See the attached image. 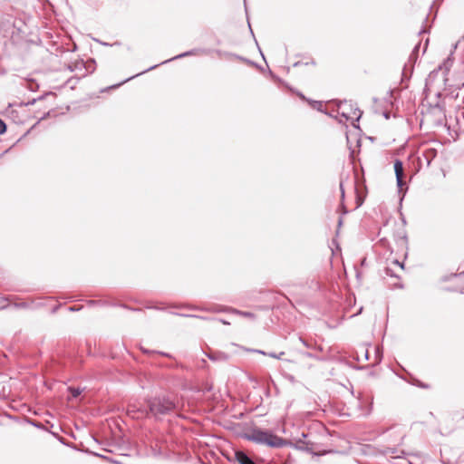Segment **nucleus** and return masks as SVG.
<instances>
[{
	"label": "nucleus",
	"mask_w": 464,
	"mask_h": 464,
	"mask_svg": "<svg viewBox=\"0 0 464 464\" xmlns=\"http://www.w3.org/2000/svg\"><path fill=\"white\" fill-rule=\"evenodd\" d=\"M242 437L249 441H253L260 445H266L270 448L280 449L285 446H291L303 451L312 452V448L309 447V442L304 440L307 437L304 432H302V437L296 439L295 442L281 438L274 434L269 430L258 427L252 428L249 431L244 433Z\"/></svg>",
	"instance_id": "f257e3e1"
},
{
	"label": "nucleus",
	"mask_w": 464,
	"mask_h": 464,
	"mask_svg": "<svg viewBox=\"0 0 464 464\" xmlns=\"http://www.w3.org/2000/svg\"><path fill=\"white\" fill-rule=\"evenodd\" d=\"M147 408L145 418L152 416L156 420H160L163 416L178 414L179 403L169 396H156L146 401Z\"/></svg>",
	"instance_id": "f03ea898"
},
{
	"label": "nucleus",
	"mask_w": 464,
	"mask_h": 464,
	"mask_svg": "<svg viewBox=\"0 0 464 464\" xmlns=\"http://www.w3.org/2000/svg\"><path fill=\"white\" fill-rule=\"evenodd\" d=\"M211 52L210 49H206V48H194V49H191V50H188V51H186L184 53H181L172 58H169V59H167L163 62H161L159 64H155V65H152L150 67H149L148 69L135 74V75H132L125 80H123L120 83H117V84H113L104 90H102V92H104L106 90H111V89H116L118 87H120L121 85L124 84L125 82L134 79L135 77H138L143 73H146L150 71H152L154 69H156L157 67H159L160 65H162V64H165V63H170L172 61H175V60H179V59H181V58H185V57H188V56H193V55H199V54H208L209 53Z\"/></svg>",
	"instance_id": "7ed1b4c3"
},
{
	"label": "nucleus",
	"mask_w": 464,
	"mask_h": 464,
	"mask_svg": "<svg viewBox=\"0 0 464 464\" xmlns=\"http://www.w3.org/2000/svg\"><path fill=\"white\" fill-rule=\"evenodd\" d=\"M338 108H339V110H342V111L339 112V114L345 121L351 120L352 119L351 114L353 113L355 116V118L352 121V125L354 128L359 129V125L356 124V122H358L359 120L361 119V117L362 115V111L358 107L353 108L352 102H348L347 101L341 102L340 104L338 105Z\"/></svg>",
	"instance_id": "20e7f679"
},
{
	"label": "nucleus",
	"mask_w": 464,
	"mask_h": 464,
	"mask_svg": "<svg viewBox=\"0 0 464 464\" xmlns=\"http://www.w3.org/2000/svg\"><path fill=\"white\" fill-rule=\"evenodd\" d=\"M393 169H394V173H395V177H396V185L398 188V192H399V194H402L401 197V199H400L401 202L404 198V195H405V191H403V186H404L403 162L401 160L396 159L393 163Z\"/></svg>",
	"instance_id": "39448f33"
},
{
	"label": "nucleus",
	"mask_w": 464,
	"mask_h": 464,
	"mask_svg": "<svg viewBox=\"0 0 464 464\" xmlns=\"http://www.w3.org/2000/svg\"><path fill=\"white\" fill-rule=\"evenodd\" d=\"M269 74L270 76L272 77V79L280 83L282 86H284L285 89H287L289 92H291L292 93H295L296 96H298L302 101H304L306 102H309V98L305 97L304 94L301 92H299L298 90L295 89L294 87H292L291 85H289L285 81H284L283 79H281L280 77H278L277 75H276L271 70H269Z\"/></svg>",
	"instance_id": "423d86ee"
},
{
	"label": "nucleus",
	"mask_w": 464,
	"mask_h": 464,
	"mask_svg": "<svg viewBox=\"0 0 464 464\" xmlns=\"http://www.w3.org/2000/svg\"><path fill=\"white\" fill-rule=\"evenodd\" d=\"M205 311H211V312H216V313H220V312H225V311H229L235 314H238V315H241L243 317H246V318H249V319H255L256 318V314L252 312H248V311H241V310H237L236 308H226V307H222V306H215V307H212V308H207V309H204Z\"/></svg>",
	"instance_id": "0eeeda50"
},
{
	"label": "nucleus",
	"mask_w": 464,
	"mask_h": 464,
	"mask_svg": "<svg viewBox=\"0 0 464 464\" xmlns=\"http://www.w3.org/2000/svg\"><path fill=\"white\" fill-rule=\"evenodd\" d=\"M229 461H237L238 464H256L252 458L243 450H235L234 459L228 458Z\"/></svg>",
	"instance_id": "6e6552de"
},
{
	"label": "nucleus",
	"mask_w": 464,
	"mask_h": 464,
	"mask_svg": "<svg viewBox=\"0 0 464 464\" xmlns=\"http://www.w3.org/2000/svg\"><path fill=\"white\" fill-rule=\"evenodd\" d=\"M206 355L208 356V358L213 362H217V361H227L228 360V355L223 352H219V351H210L208 353H206Z\"/></svg>",
	"instance_id": "1a4fd4ad"
},
{
	"label": "nucleus",
	"mask_w": 464,
	"mask_h": 464,
	"mask_svg": "<svg viewBox=\"0 0 464 464\" xmlns=\"http://www.w3.org/2000/svg\"><path fill=\"white\" fill-rule=\"evenodd\" d=\"M438 151L434 148H429L422 151V157L426 161L427 167H430L431 161L437 157Z\"/></svg>",
	"instance_id": "9d476101"
},
{
	"label": "nucleus",
	"mask_w": 464,
	"mask_h": 464,
	"mask_svg": "<svg viewBox=\"0 0 464 464\" xmlns=\"http://www.w3.org/2000/svg\"><path fill=\"white\" fill-rule=\"evenodd\" d=\"M420 47V44L418 43L414 46L413 50L411 51V54L409 56L408 63L411 64V73L412 72L413 66H414L415 63L418 60Z\"/></svg>",
	"instance_id": "9b49d317"
},
{
	"label": "nucleus",
	"mask_w": 464,
	"mask_h": 464,
	"mask_svg": "<svg viewBox=\"0 0 464 464\" xmlns=\"http://www.w3.org/2000/svg\"><path fill=\"white\" fill-rule=\"evenodd\" d=\"M144 409L136 408L135 405H130L128 407V414L132 418H145V412H142Z\"/></svg>",
	"instance_id": "f8f14e48"
},
{
	"label": "nucleus",
	"mask_w": 464,
	"mask_h": 464,
	"mask_svg": "<svg viewBox=\"0 0 464 464\" xmlns=\"http://www.w3.org/2000/svg\"><path fill=\"white\" fill-rule=\"evenodd\" d=\"M398 376L400 378H401L402 380L406 381L407 382L412 384V385H415V386H418V387H421V388H427L428 387L427 384L422 383L420 381H419L418 379L413 377L411 373H408V377L401 376L399 374H398Z\"/></svg>",
	"instance_id": "ddd939ff"
},
{
	"label": "nucleus",
	"mask_w": 464,
	"mask_h": 464,
	"mask_svg": "<svg viewBox=\"0 0 464 464\" xmlns=\"http://www.w3.org/2000/svg\"><path fill=\"white\" fill-rule=\"evenodd\" d=\"M454 58L453 53H451L443 62L441 65H440L439 69L443 70L444 73H448L453 64Z\"/></svg>",
	"instance_id": "4468645a"
},
{
	"label": "nucleus",
	"mask_w": 464,
	"mask_h": 464,
	"mask_svg": "<svg viewBox=\"0 0 464 464\" xmlns=\"http://www.w3.org/2000/svg\"><path fill=\"white\" fill-rule=\"evenodd\" d=\"M85 67V63L83 60H78L72 64H68L67 68L70 72L81 71Z\"/></svg>",
	"instance_id": "2eb2a0df"
},
{
	"label": "nucleus",
	"mask_w": 464,
	"mask_h": 464,
	"mask_svg": "<svg viewBox=\"0 0 464 464\" xmlns=\"http://www.w3.org/2000/svg\"><path fill=\"white\" fill-rule=\"evenodd\" d=\"M366 190V187L363 185L362 186V191H363V194H361V191L359 189V187L357 186L356 187V204H357V208L361 207L364 201V198H365V193L364 191Z\"/></svg>",
	"instance_id": "dca6fc26"
},
{
	"label": "nucleus",
	"mask_w": 464,
	"mask_h": 464,
	"mask_svg": "<svg viewBox=\"0 0 464 464\" xmlns=\"http://www.w3.org/2000/svg\"><path fill=\"white\" fill-rule=\"evenodd\" d=\"M141 352L144 353V354H148V355H152V354H159V355H161V356H165V357H169L170 358L171 355L168 353H165V352H160V351H155V350H150V349H147V348H143L141 347L140 348Z\"/></svg>",
	"instance_id": "f3484780"
},
{
	"label": "nucleus",
	"mask_w": 464,
	"mask_h": 464,
	"mask_svg": "<svg viewBox=\"0 0 464 464\" xmlns=\"http://www.w3.org/2000/svg\"><path fill=\"white\" fill-rule=\"evenodd\" d=\"M299 340L307 349L318 350L319 352L322 351V348L320 346H318L315 343H313L311 342H308L307 340L304 339L303 337H300Z\"/></svg>",
	"instance_id": "a211bd4d"
},
{
	"label": "nucleus",
	"mask_w": 464,
	"mask_h": 464,
	"mask_svg": "<svg viewBox=\"0 0 464 464\" xmlns=\"http://www.w3.org/2000/svg\"><path fill=\"white\" fill-rule=\"evenodd\" d=\"M84 63H85V67H83L82 69H84L87 72L92 73L95 71L96 63H95L94 59H89L87 62H84Z\"/></svg>",
	"instance_id": "6ab92c4d"
},
{
	"label": "nucleus",
	"mask_w": 464,
	"mask_h": 464,
	"mask_svg": "<svg viewBox=\"0 0 464 464\" xmlns=\"http://www.w3.org/2000/svg\"><path fill=\"white\" fill-rule=\"evenodd\" d=\"M24 421L39 429V430H45L44 426L41 422L36 421L35 420L25 417L24 419Z\"/></svg>",
	"instance_id": "aec40b11"
},
{
	"label": "nucleus",
	"mask_w": 464,
	"mask_h": 464,
	"mask_svg": "<svg viewBox=\"0 0 464 464\" xmlns=\"http://www.w3.org/2000/svg\"><path fill=\"white\" fill-rule=\"evenodd\" d=\"M382 453L387 456H391L392 458H400L399 455H396L399 453V450L397 448H386Z\"/></svg>",
	"instance_id": "412c9836"
},
{
	"label": "nucleus",
	"mask_w": 464,
	"mask_h": 464,
	"mask_svg": "<svg viewBox=\"0 0 464 464\" xmlns=\"http://www.w3.org/2000/svg\"><path fill=\"white\" fill-rule=\"evenodd\" d=\"M308 103L311 106V108H313L314 110H316L318 111H323V104L321 102L310 99Z\"/></svg>",
	"instance_id": "4be33fe9"
},
{
	"label": "nucleus",
	"mask_w": 464,
	"mask_h": 464,
	"mask_svg": "<svg viewBox=\"0 0 464 464\" xmlns=\"http://www.w3.org/2000/svg\"><path fill=\"white\" fill-rule=\"evenodd\" d=\"M464 275V271L461 272V273H451L450 275H445L443 276L441 278H440V281L441 282H447V281H450L452 278H455V277H458V276H460Z\"/></svg>",
	"instance_id": "5701e85b"
},
{
	"label": "nucleus",
	"mask_w": 464,
	"mask_h": 464,
	"mask_svg": "<svg viewBox=\"0 0 464 464\" xmlns=\"http://www.w3.org/2000/svg\"><path fill=\"white\" fill-rule=\"evenodd\" d=\"M299 353L304 356V357H306V358H311V359H314V360H319V356L316 355L315 353H312V352H304V351H299Z\"/></svg>",
	"instance_id": "b1692460"
},
{
	"label": "nucleus",
	"mask_w": 464,
	"mask_h": 464,
	"mask_svg": "<svg viewBox=\"0 0 464 464\" xmlns=\"http://www.w3.org/2000/svg\"><path fill=\"white\" fill-rule=\"evenodd\" d=\"M44 95L42 96H39L38 98H34L30 101H28L27 102H20L19 103V106L23 107V106H30V105H34L37 101H40V100H43L44 99Z\"/></svg>",
	"instance_id": "393cba45"
},
{
	"label": "nucleus",
	"mask_w": 464,
	"mask_h": 464,
	"mask_svg": "<svg viewBox=\"0 0 464 464\" xmlns=\"http://www.w3.org/2000/svg\"><path fill=\"white\" fill-rule=\"evenodd\" d=\"M340 192H341V199H342L341 208H343V214H346L348 211H347V209L345 208V207H344V205H343V200H344V188H343V182H341V183H340Z\"/></svg>",
	"instance_id": "a878e982"
},
{
	"label": "nucleus",
	"mask_w": 464,
	"mask_h": 464,
	"mask_svg": "<svg viewBox=\"0 0 464 464\" xmlns=\"http://www.w3.org/2000/svg\"><path fill=\"white\" fill-rule=\"evenodd\" d=\"M176 314L179 315V316L198 318V319H202V320H216L215 318H208L206 316H201V315H197V314H179V313Z\"/></svg>",
	"instance_id": "bb28decb"
},
{
	"label": "nucleus",
	"mask_w": 464,
	"mask_h": 464,
	"mask_svg": "<svg viewBox=\"0 0 464 464\" xmlns=\"http://www.w3.org/2000/svg\"><path fill=\"white\" fill-rule=\"evenodd\" d=\"M235 58H236V59H237V60H239V61H242V62H244V63H246V64H249V65H251V66H257V63H255V62H253V61H251V60H249V59H247V58H245V57H243V56H241V55H238V54H237V55H235Z\"/></svg>",
	"instance_id": "cd10ccee"
},
{
	"label": "nucleus",
	"mask_w": 464,
	"mask_h": 464,
	"mask_svg": "<svg viewBox=\"0 0 464 464\" xmlns=\"http://www.w3.org/2000/svg\"><path fill=\"white\" fill-rule=\"evenodd\" d=\"M95 456L99 457V458H102L109 462H111L113 464H121V461H118V460H115L108 456H105V455H102V454H99V453H94Z\"/></svg>",
	"instance_id": "c85d7f7f"
},
{
	"label": "nucleus",
	"mask_w": 464,
	"mask_h": 464,
	"mask_svg": "<svg viewBox=\"0 0 464 464\" xmlns=\"http://www.w3.org/2000/svg\"><path fill=\"white\" fill-rule=\"evenodd\" d=\"M7 130L6 123L0 118V135H3Z\"/></svg>",
	"instance_id": "c756f323"
},
{
	"label": "nucleus",
	"mask_w": 464,
	"mask_h": 464,
	"mask_svg": "<svg viewBox=\"0 0 464 464\" xmlns=\"http://www.w3.org/2000/svg\"><path fill=\"white\" fill-rule=\"evenodd\" d=\"M69 390L73 398H77L82 392L81 389L79 388H70Z\"/></svg>",
	"instance_id": "7c9ffc66"
},
{
	"label": "nucleus",
	"mask_w": 464,
	"mask_h": 464,
	"mask_svg": "<svg viewBox=\"0 0 464 464\" xmlns=\"http://www.w3.org/2000/svg\"><path fill=\"white\" fill-rule=\"evenodd\" d=\"M445 290L448 292H459L464 295V287L461 289H458L457 287H446Z\"/></svg>",
	"instance_id": "2f4dec72"
},
{
	"label": "nucleus",
	"mask_w": 464,
	"mask_h": 464,
	"mask_svg": "<svg viewBox=\"0 0 464 464\" xmlns=\"http://www.w3.org/2000/svg\"><path fill=\"white\" fill-rule=\"evenodd\" d=\"M303 64H305V65H308V64L315 65V62H314V60H311V62L304 63H302V62L298 61V62H295V63L293 64V66H294V67H298V66L303 65Z\"/></svg>",
	"instance_id": "473e14b6"
},
{
	"label": "nucleus",
	"mask_w": 464,
	"mask_h": 464,
	"mask_svg": "<svg viewBox=\"0 0 464 464\" xmlns=\"http://www.w3.org/2000/svg\"><path fill=\"white\" fill-rule=\"evenodd\" d=\"M82 309V305H72V306L68 307V311H70V312H78V311H81Z\"/></svg>",
	"instance_id": "72a5a7b5"
},
{
	"label": "nucleus",
	"mask_w": 464,
	"mask_h": 464,
	"mask_svg": "<svg viewBox=\"0 0 464 464\" xmlns=\"http://www.w3.org/2000/svg\"><path fill=\"white\" fill-rule=\"evenodd\" d=\"M385 275L388 276H395V277H398L392 271V268L390 267H386L385 268Z\"/></svg>",
	"instance_id": "f704fd0d"
},
{
	"label": "nucleus",
	"mask_w": 464,
	"mask_h": 464,
	"mask_svg": "<svg viewBox=\"0 0 464 464\" xmlns=\"http://www.w3.org/2000/svg\"><path fill=\"white\" fill-rule=\"evenodd\" d=\"M248 352H251V353H259V354H263V355H266V352L263 351V350H259V349H247Z\"/></svg>",
	"instance_id": "c9c22d12"
},
{
	"label": "nucleus",
	"mask_w": 464,
	"mask_h": 464,
	"mask_svg": "<svg viewBox=\"0 0 464 464\" xmlns=\"http://www.w3.org/2000/svg\"><path fill=\"white\" fill-rule=\"evenodd\" d=\"M88 304L91 305V306H93V305H97V304H102V302L101 300H89L88 302Z\"/></svg>",
	"instance_id": "e433bc0d"
},
{
	"label": "nucleus",
	"mask_w": 464,
	"mask_h": 464,
	"mask_svg": "<svg viewBox=\"0 0 464 464\" xmlns=\"http://www.w3.org/2000/svg\"><path fill=\"white\" fill-rule=\"evenodd\" d=\"M14 306L18 307V308H26V307H28V304L24 303V302H23V303H16V304H14Z\"/></svg>",
	"instance_id": "4c0bfd02"
},
{
	"label": "nucleus",
	"mask_w": 464,
	"mask_h": 464,
	"mask_svg": "<svg viewBox=\"0 0 464 464\" xmlns=\"http://www.w3.org/2000/svg\"><path fill=\"white\" fill-rule=\"evenodd\" d=\"M235 55H237V54L230 53V52L224 51V57H227V58L233 57V58H235Z\"/></svg>",
	"instance_id": "58836bf2"
},
{
	"label": "nucleus",
	"mask_w": 464,
	"mask_h": 464,
	"mask_svg": "<svg viewBox=\"0 0 464 464\" xmlns=\"http://www.w3.org/2000/svg\"><path fill=\"white\" fill-rule=\"evenodd\" d=\"M376 358H377L378 362H381L382 358V352H380L379 348H377V350H376Z\"/></svg>",
	"instance_id": "ea45409f"
},
{
	"label": "nucleus",
	"mask_w": 464,
	"mask_h": 464,
	"mask_svg": "<svg viewBox=\"0 0 464 464\" xmlns=\"http://www.w3.org/2000/svg\"><path fill=\"white\" fill-rule=\"evenodd\" d=\"M214 52L220 57L224 56V51L222 50H219V49H217V50H214Z\"/></svg>",
	"instance_id": "a19ab883"
},
{
	"label": "nucleus",
	"mask_w": 464,
	"mask_h": 464,
	"mask_svg": "<svg viewBox=\"0 0 464 464\" xmlns=\"http://www.w3.org/2000/svg\"><path fill=\"white\" fill-rule=\"evenodd\" d=\"M284 355H285V352H280V353H276V359L282 360Z\"/></svg>",
	"instance_id": "79ce46f5"
},
{
	"label": "nucleus",
	"mask_w": 464,
	"mask_h": 464,
	"mask_svg": "<svg viewBox=\"0 0 464 464\" xmlns=\"http://www.w3.org/2000/svg\"><path fill=\"white\" fill-rule=\"evenodd\" d=\"M50 115V111L48 112H45L41 118H40V121H44L45 119H47Z\"/></svg>",
	"instance_id": "37998d69"
},
{
	"label": "nucleus",
	"mask_w": 464,
	"mask_h": 464,
	"mask_svg": "<svg viewBox=\"0 0 464 464\" xmlns=\"http://www.w3.org/2000/svg\"><path fill=\"white\" fill-rule=\"evenodd\" d=\"M266 356H269L271 358L276 359V353H267Z\"/></svg>",
	"instance_id": "c03bdc74"
},
{
	"label": "nucleus",
	"mask_w": 464,
	"mask_h": 464,
	"mask_svg": "<svg viewBox=\"0 0 464 464\" xmlns=\"http://www.w3.org/2000/svg\"><path fill=\"white\" fill-rule=\"evenodd\" d=\"M100 44L102 45H104V46H111V44L109 43H105V42H102V41H99V40H96Z\"/></svg>",
	"instance_id": "a18cd8bd"
},
{
	"label": "nucleus",
	"mask_w": 464,
	"mask_h": 464,
	"mask_svg": "<svg viewBox=\"0 0 464 464\" xmlns=\"http://www.w3.org/2000/svg\"><path fill=\"white\" fill-rule=\"evenodd\" d=\"M218 321H219L221 324H226V325L230 324V323H229V322H227V320H225V319H218Z\"/></svg>",
	"instance_id": "49530a36"
},
{
	"label": "nucleus",
	"mask_w": 464,
	"mask_h": 464,
	"mask_svg": "<svg viewBox=\"0 0 464 464\" xmlns=\"http://www.w3.org/2000/svg\"><path fill=\"white\" fill-rule=\"evenodd\" d=\"M255 42H256V45H258L257 41H256V38H255ZM257 47H258V50H259V52H260V53H261V55H262V58H263V59H265V55L263 54V53H262V51H261L260 47H259V46H257Z\"/></svg>",
	"instance_id": "de8ad7c7"
},
{
	"label": "nucleus",
	"mask_w": 464,
	"mask_h": 464,
	"mask_svg": "<svg viewBox=\"0 0 464 464\" xmlns=\"http://www.w3.org/2000/svg\"><path fill=\"white\" fill-rule=\"evenodd\" d=\"M59 307H60V305H56V306H54V307L53 308V310H52V313H53V314L56 313V312H57V310L59 309Z\"/></svg>",
	"instance_id": "09e8293b"
},
{
	"label": "nucleus",
	"mask_w": 464,
	"mask_h": 464,
	"mask_svg": "<svg viewBox=\"0 0 464 464\" xmlns=\"http://www.w3.org/2000/svg\"><path fill=\"white\" fill-rule=\"evenodd\" d=\"M383 116L386 118V119H389L390 118V113L388 111H384L383 112Z\"/></svg>",
	"instance_id": "8fccbe9b"
},
{
	"label": "nucleus",
	"mask_w": 464,
	"mask_h": 464,
	"mask_svg": "<svg viewBox=\"0 0 464 464\" xmlns=\"http://www.w3.org/2000/svg\"><path fill=\"white\" fill-rule=\"evenodd\" d=\"M362 309H363V307L361 306L360 309L358 310V312L354 315H358V314H362Z\"/></svg>",
	"instance_id": "3c124183"
},
{
	"label": "nucleus",
	"mask_w": 464,
	"mask_h": 464,
	"mask_svg": "<svg viewBox=\"0 0 464 464\" xmlns=\"http://www.w3.org/2000/svg\"><path fill=\"white\" fill-rule=\"evenodd\" d=\"M406 69H407V64L404 65L403 72H402V77H405Z\"/></svg>",
	"instance_id": "603ef678"
},
{
	"label": "nucleus",
	"mask_w": 464,
	"mask_h": 464,
	"mask_svg": "<svg viewBox=\"0 0 464 464\" xmlns=\"http://www.w3.org/2000/svg\"><path fill=\"white\" fill-rule=\"evenodd\" d=\"M395 264H397L398 266H400L402 269L404 268L403 264L399 263V261H397V260H396V261H395Z\"/></svg>",
	"instance_id": "864d4df0"
},
{
	"label": "nucleus",
	"mask_w": 464,
	"mask_h": 464,
	"mask_svg": "<svg viewBox=\"0 0 464 464\" xmlns=\"http://www.w3.org/2000/svg\"><path fill=\"white\" fill-rule=\"evenodd\" d=\"M11 150V148L5 150L2 154H0V158L5 155V153H7L9 150Z\"/></svg>",
	"instance_id": "5fc2aeb1"
},
{
	"label": "nucleus",
	"mask_w": 464,
	"mask_h": 464,
	"mask_svg": "<svg viewBox=\"0 0 464 464\" xmlns=\"http://www.w3.org/2000/svg\"><path fill=\"white\" fill-rule=\"evenodd\" d=\"M248 26H249V29H250L251 34L255 37V35H254V32L252 31V28H251V25H250V23H249V22H248Z\"/></svg>",
	"instance_id": "6e6d98bb"
},
{
	"label": "nucleus",
	"mask_w": 464,
	"mask_h": 464,
	"mask_svg": "<svg viewBox=\"0 0 464 464\" xmlns=\"http://www.w3.org/2000/svg\"><path fill=\"white\" fill-rule=\"evenodd\" d=\"M120 44H120L119 42H115V43H113V44H111V46H113V45L118 46V45H120Z\"/></svg>",
	"instance_id": "4d7b16f0"
},
{
	"label": "nucleus",
	"mask_w": 464,
	"mask_h": 464,
	"mask_svg": "<svg viewBox=\"0 0 464 464\" xmlns=\"http://www.w3.org/2000/svg\"><path fill=\"white\" fill-rule=\"evenodd\" d=\"M256 67L257 69H259L260 71H263V67H262V66H260V65H258V64H257V66H256Z\"/></svg>",
	"instance_id": "13d9d810"
},
{
	"label": "nucleus",
	"mask_w": 464,
	"mask_h": 464,
	"mask_svg": "<svg viewBox=\"0 0 464 464\" xmlns=\"http://www.w3.org/2000/svg\"><path fill=\"white\" fill-rule=\"evenodd\" d=\"M342 223H343L342 218H339V220H338V225H339V226H341V225H342Z\"/></svg>",
	"instance_id": "bf43d9fd"
},
{
	"label": "nucleus",
	"mask_w": 464,
	"mask_h": 464,
	"mask_svg": "<svg viewBox=\"0 0 464 464\" xmlns=\"http://www.w3.org/2000/svg\"><path fill=\"white\" fill-rule=\"evenodd\" d=\"M436 108H438L440 111H442V108L439 104L436 105Z\"/></svg>",
	"instance_id": "052dcab7"
},
{
	"label": "nucleus",
	"mask_w": 464,
	"mask_h": 464,
	"mask_svg": "<svg viewBox=\"0 0 464 464\" xmlns=\"http://www.w3.org/2000/svg\"><path fill=\"white\" fill-rule=\"evenodd\" d=\"M14 112H16V111L14 110L11 111V113L14 114V116H16V113H14Z\"/></svg>",
	"instance_id": "680f3d73"
},
{
	"label": "nucleus",
	"mask_w": 464,
	"mask_h": 464,
	"mask_svg": "<svg viewBox=\"0 0 464 464\" xmlns=\"http://www.w3.org/2000/svg\"><path fill=\"white\" fill-rule=\"evenodd\" d=\"M14 112H16V111L14 110L11 111V113L14 114V116H16V113H14Z\"/></svg>",
	"instance_id": "e2e57ef3"
},
{
	"label": "nucleus",
	"mask_w": 464,
	"mask_h": 464,
	"mask_svg": "<svg viewBox=\"0 0 464 464\" xmlns=\"http://www.w3.org/2000/svg\"><path fill=\"white\" fill-rule=\"evenodd\" d=\"M380 242H381L382 244H384L385 239H383V238H382V239H381V240H380Z\"/></svg>",
	"instance_id": "0e129e2a"
},
{
	"label": "nucleus",
	"mask_w": 464,
	"mask_h": 464,
	"mask_svg": "<svg viewBox=\"0 0 464 464\" xmlns=\"http://www.w3.org/2000/svg\"><path fill=\"white\" fill-rule=\"evenodd\" d=\"M365 357L368 359V351L365 352Z\"/></svg>",
	"instance_id": "69168bd1"
},
{
	"label": "nucleus",
	"mask_w": 464,
	"mask_h": 464,
	"mask_svg": "<svg viewBox=\"0 0 464 464\" xmlns=\"http://www.w3.org/2000/svg\"><path fill=\"white\" fill-rule=\"evenodd\" d=\"M403 372H406L407 374L409 373V372H407V370H406V369H403Z\"/></svg>",
	"instance_id": "338daca9"
},
{
	"label": "nucleus",
	"mask_w": 464,
	"mask_h": 464,
	"mask_svg": "<svg viewBox=\"0 0 464 464\" xmlns=\"http://www.w3.org/2000/svg\"><path fill=\"white\" fill-rule=\"evenodd\" d=\"M403 372H406L407 374L409 373V372H407V370H406V369H403Z\"/></svg>",
	"instance_id": "774afa93"
}]
</instances>
